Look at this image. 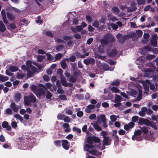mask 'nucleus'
Instances as JSON below:
<instances>
[{
  "mask_svg": "<svg viewBox=\"0 0 158 158\" xmlns=\"http://www.w3.org/2000/svg\"><path fill=\"white\" fill-rule=\"evenodd\" d=\"M83 62L86 65H88L89 64H94L95 62V61L93 58H90L85 59L83 60Z\"/></svg>",
  "mask_w": 158,
  "mask_h": 158,
  "instance_id": "obj_5",
  "label": "nucleus"
},
{
  "mask_svg": "<svg viewBox=\"0 0 158 158\" xmlns=\"http://www.w3.org/2000/svg\"><path fill=\"white\" fill-rule=\"evenodd\" d=\"M65 117V115L63 114H59L57 115L58 119L60 120L64 119V118Z\"/></svg>",
  "mask_w": 158,
  "mask_h": 158,
  "instance_id": "obj_55",
  "label": "nucleus"
},
{
  "mask_svg": "<svg viewBox=\"0 0 158 158\" xmlns=\"http://www.w3.org/2000/svg\"><path fill=\"white\" fill-rule=\"evenodd\" d=\"M116 98L115 99V102H119L121 101L122 98L119 95H116Z\"/></svg>",
  "mask_w": 158,
  "mask_h": 158,
  "instance_id": "obj_37",
  "label": "nucleus"
},
{
  "mask_svg": "<svg viewBox=\"0 0 158 158\" xmlns=\"http://www.w3.org/2000/svg\"><path fill=\"white\" fill-rule=\"evenodd\" d=\"M45 34L47 36H49L51 38H53V34L51 31H46Z\"/></svg>",
  "mask_w": 158,
  "mask_h": 158,
  "instance_id": "obj_43",
  "label": "nucleus"
},
{
  "mask_svg": "<svg viewBox=\"0 0 158 158\" xmlns=\"http://www.w3.org/2000/svg\"><path fill=\"white\" fill-rule=\"evenodd\" d=\"M141 133L142 132L141 130H138L137 131H135V134L136 136H139L141 135Z\"/></svg>",
  "mask_w": 158,
  "mask_h": 158,
  "instance_id": "obj_62",
  "label": "nucleus"
},
{
  "mask_svg": "<svg viewBox=\"0 0 158 158\" xmlns=\"http://www.w3.org/2000/svg\"><path fill=\"white\" fill-rule=\"evenodd\" d=\"M52 94L49 91H48L47 92V94L46 96V98L48 99H50L52 97Z\"/></svg>",
  "mask_w": 158,
  "mask_h": 158,
  "instance_id": "obj_49",
  "label": "nucleus"
},
{
  "mask_svg": "<svg viewBox=\"0 0 158 158\" xmlns=\"http://www.w3.org/2000/svg\"><path fill=\"white\" fill-rule=\"evenodd\" d=\"M120 81L118 79L114 80L112 81L111 83L113 86H118L119 85Z\"/></svg>",
  "mask_w": 158,
  "mask_h": 158,
  "instance_id": "obj_23",
  "label": "nucleus"
},
{
  "mask_svg": "<svg viewBox=\"0 0 158 158\" xmlns=\"http://www.w3.org/2000/svg\"><path fill=\"white\" fill-rule=\"evenodd\" d=\"M59 97L60 99L62 100H66L67 99L65 96L64 95H60L59 96Z\"/></svg>",
  "mask_w": 158,
  "mask_h": 158,
  "instance_id": "obj_56",
  "label": "nucleus"
},
{
  "mask_svg": "<svg viewBox=\"0 0 158 158\" xmlns=\"http://www.w3.org/2000/svg\"><path fill=\"white\" fill-rule=\"evenodd\" d=\"M44 56L42 55H38L37 59V60L39 62H41L44 59Z\"/></svg>",
  "mask_w": 158,
  "mask_h": 158,
  "instance_id": "obj_48",
  "label": "nucleus"
},
{
  "mask_svg": "<svg viewBox=\"0 0 158 158\" xmlns=\"http://www.w3.org/2000/svg\"><path fill=\"white\" fill-rule=\"evenodd\" d=\"M106 53L107 55L109 57L114 56L117 54L118 52L116 49H114L111 50H107Z\"/></svg>",
  "mask_w": 158,
  "mask_h": 158,
  "instance_id": "obj_3",
  "label": "nucleus"
},
{
  "mask_svg": "<svg viewBox=\"0 0 158 158\" xmlns=\"http://www.w3.org/2000/svg\"><path fill=\"white\" fill-rule=\"evenodd\" d=\"M9 79V77L7 76H4L2 74H0V81L1 82H4Z\"/></svg>",
  "mask_w": 158,
  "mask_h": 158,
  "instance_id": "obj_24",
  "label": "nucleus"
},
{
  "mask_svg": "<svg viewBox=\"0 0 158 158\" xmlns=\"http://www.w3.org/2000/svg\"><path fill=\"white\" fill-rule=\"evenodd\" d=\"M64 120L65 123H70L71 122V119L67 116L65 115Z\"/></svg>",
  "mask_w": 158,
  "mask_h": 158,
  "instance_id": "obj_54",
  "label": "nucleus"
},
{
  "mask_svg": "<svg viewBox=\"0 0 158 158\" xmlns=\"http://www.w3.org/2000/svg\"><path fill=\"white\" fill-rule=\"evenodd\" d=\"M102 66L104 70L105 71L109 70V65L106 63L103 64L102 65Z\"/></svg>",
  "mask_w": 158,
  "mask_h": 158,
  "instance_id": "obj_33",
  "label": "nucleus"
},
{
  "mask_svg": "<svg viewBox=\"0 0 158 158\" xmlns=\"http://www.w3.org/2000/svg\"><path fill=\"white\" fill-rule=\"evenodd\" d=\"M5 112L6 114L8 115H11L12 114L13 111L10 108H8L5 110Z\"/></svg>",
  "mask_w": 158,
  "mask_h": 158,
  "instance_id": "obj_36",
  "label": "nucleus"
},
{
  "mask_svg": "<svg viewBox=\"0 0 158 158\" xmlns=\"http://www.w3.org/2000/svg\"><path fill=\"white\" fill-rule=\"evenodd\" d=\"M39 86L42 87L44 89L41 87H38L37 86L33 85L31 86L30 89L36 96L38 95L39 96L43 95L44 97L45 96V92L44 89L46 90H47V88L44 85L41 84H39Z\"/></svg>",
  "mask_w": 158,
  "mask_h": 158,
  "instance_id": "obj_1",
  "label": "nucleus"
},
{
  "mask_svg": "<svg viewBox=\"0 0 158 158\" xmlns=\"http://www.w3.org/2000/svg\"><path fill=\"white\" fill-rule=\"evenodd\" d=\"M25 76V74L24 73H17L16 77L18 79H22Z\"/></svg>",
  "mask_w": 158,
  "mask_h": 158,
  "instance_id": "obj_34",
  "label": "nucleus"
},
{
  "mask_svg": "<svg viewBox=\"0 0 158 158\" xmlns=\"http://www.w3.org/2000/svg\"><path fill=\"white\" fill-rule=\"evenodd\" d=\"M73 130L74 131H76L77 132L80 133L81 132L80 129L76 127H73Z\"/></svg>",
  "mask_w": 158,
  "mask_h": 158,
  "instance_id": "obj_50",
  "label": "nucleus"
},
{
  "mask_svg": "<svg viewBox=\"0 0 158 158\" xmlns=\"http://www.w3.org/2000/svg\"><path fill=\"white\" fill-rule=\"evenodd\" d=\"M100 42L102 45H107L109 43L108 41L104 38L101 40Z\"/></svg>",
  "mask_w": 158,
  "mask_h": 158,
  "instance_id": "obj_38",
  "label": "nucleus"
},
{
  "mask_svg": "<svg viewBox=\"0 0 158 158\" xmlns=\"http://www.w3.org/2000/svg\"><path fill=\"white\" fill-rule=\"evenodd\" d=\"M140 128L141 131H142L144 134H147L148 132L149 131L147 127L143 126Z\"/></svg>",
  "mask_w": 158,
  "mask_h": 158,
  "instance_id": "obj_25",
  "label": "nucleus"
},
{
  "mask_svg": "<svg viewBox=\"0 0 158 158\" xmlns=\"http://www.w3.org/2000/svg\"><path fill=\"white\" fill-rule=\"evenodd\" d=\"M61 141L60 140H56L54 141L55 144L57 147L61 146Z\"/></svg>",
  "mask_w": 158,
  "mask_h": 158,
  "instance_id": "obj_61",
  "label": "nucleus"
},
{
  "mask_svg": "<svg viewBox=\"0 0 158 158\" xmlns=\"http://www.w3.org/2000/svg\"><path fill=\"white\" fill-rule=\"evenodd\" d=\"M6 30V27L2 21H0V31L3 32Z\"/></svg>",
  "mask_w": 158,
  "mask_h": 158,
  "instance_id": "obj_20",
  "label": "nucleus"
},
{
  "mask_svg": "<svg viewBox=\"0 0 158 158\" xmlns=\"http://www.w3.org/2000/svg\"><path fill=\"white\" fill-rule=\"evenodd\" d=\"M85 148H86V150L88 151V150L91 149V148H94V145H89V144H86L85 145Z\"/></svg>",
  "mask_w": 158,
  "mask_h": 158,
  "instance_id": "obj_47",
  "label": "nucleus"
},
{
  "mask_svg": "<svg viewBox=\"0 0 158 158\" xmlns=\"http://www.w3.org/2000/svg\"><path fill=\"white\" fill-rule=\"evenodd\" d=\"M15 101L16 102H18L20 101L21 98V95L19 93H17L15 94Z\"/></svg>",
  "mask_w": 158,
  "mask_h": 158,
  "instance_id": "obj_17",
  "label": "nucleus"
},
{
  "mask_svg": "<svg viewBox=\"0 0 158 158\" xmlns=\"http://www.w3.org/2000/svg\"><path fill=\"white\" fill-rule=\"evenodd\" d=\"M111 90L113 92L118 93L119 92V90L116 87H113L111 88Z\"/></svg>",
  "mask_w": 158,
  "mask_h": 158,
  "instance_id": "obj_45",
  "label": "nucleus"
},
{
  "mask_svg": "<svg viewBox=\"0 0 158 158\" xmlns=\"http://www.w3.org/2000/svg\"><path fill=\"white\" fill-rule=\"evenodd\" d=\"M43 78L44 80L46 81H48L50 80L49 76L46 75H44L43 76Z\"/></svg>",
  "mask_w": 158,
  "mask_h": 158,
  "instance_id": "obj_63",
  "label": "nucleus"
},
{
  "mask_svg": "<svg viewBox=\"0 0 158 158\" xmlns=\"http://www.w3.org/2000/svg\"><path fill=\"white\" fill-rule=\"evenodd\" d=\"M26 64L28 67H29V68L31 67V66H32L31 61L29 60H27L26 62Z\"/></svg>",
  "mask_w": 158,
  "mask_h": 158,
  "instance_id": "obj_59",
  "label": "nucleus"
},
{
  "mask_svg": "<svg viewBox=\"0 0 158 158\" xmlns=\"http://www.w3.org/2000/svg\"><path fill=\"white\" fill-rule=\"evenodd\" d=\"M98 121L100 119L103 122H105L106 121V118L105 117V115L104 114H102L98 118Z\"/></svg>",
  "mask_w": 158,
  "mask_h": 158,
  "instance_id": "obj_30",
  "label": "nucleus"
},
{
  "mask_svg": "<svg viewBox=\"0 0 158 158\" xmlns=\"http://www.w3.org/2000/svg\"><path fill=\"white\" fill-rule=\"evenodd\" d=\"M92 25L94 27L98 28L99 27V22L97 21H94L92 24Z\"/></svg>",
  "mask_w": 158,
  "mask_h": 158,
  "instance_id": "obj_42",
  "label": "nucleus"
},
{
  "mask_svg": "<svg viewBox=\"0 0 158 158\" xmlns=\"http://www.w3.org/2000/svg\"><path fill=\"white\" fill-rule=\"evenodd\" d=\"M27 76L28 77H31L34 76V73L31 71L29 69L28 71H27Z\"/></svg>",
  "mask_w": 158,
  "mask_h": 158,
  "instance_id": "obj_31",
  "label": "nucleus"
},
{
  "mask_svg": "<svg viewBox=\"0 0 158 158\" xmlns=\"http://www.w3.org/2000/svg\"><path fill=\"white\" fill-rule=\"evenodd\" d=\"M89 153L94 155L98 156L101 155L102 154L101 152H99L97 150H91L89 151Z\"/></svg>",
  "mask_w": 158,
  "mask_h": 158,
  "instance_id": "obj_15",
  "label": "nucleus"
},
{
  "mask_svg": "<svg viewBox=\"0 0 158 158\" xmlns=\"http://www.w3.org/2000/svg\"><path fill=\"white\" fill-rule=\"evenodd\" d=\"M63 148L66 150H68L69 148V142L67 140H63L61 141Z\"/></svg>",
  "mask_w": 158,
  "mask_h": 158,
  "instance_id": "obj_6",
  "label": "nucleus"
},
{
  "mask_svg": "<svg viewBox=\"0 0 158 158\" xmlns=\"http://www.w3.org/2000/svg\"><path fill=\"white\" fill-rule=\"evenodd\" d=\"M77 78L74 76H72L69 79V81L73 83L75 82L77 79Z\"/></svg>",
  "mask_w": 158,
  "mask_h": 158,
  "instance_id": "obj_35",
  "label": "nucleus"
},
{
  "mask_svg": "<svg viewBox=\"0 0 158 158\" xmlns=\"http://www.w3.org/2000/svg\"><path fill=\"white\" fill-rule=\"evenodd\" d=\"M129 36L128 35H124L118 40V42L120 43L123 44L124 43L127 39L129 38Z\"/></svg>",
  "mask_w": 158,
  "mask_h": 158,
  "instance_id": "obj_12",
  "label": "nucleus"
},
{
  "mask_svg": "<svg viewBox=\"0 0 158 158\" xmlns=\"http://www.w3.org/2000/svg\"><path fill=\"white\" fill-rule=\"evenodd\" d=\"M2 126L4 128H6L7 131H10L11 129V126L9 125L8 123L6 121H4L2 123Z\"/></svg>",
  "mask_w": 158,
  "mask_h": 158,
  "instance_id": "obj_10",
  "label": "nucleus"
},
{
  "mask_svg": "<svg viewBox=\"0 0 158 158\" xmlns=\"http://www.w3.org/2000/svg\"><path fill=\"white\" fill-rule=\"evenodd\" d=\"M60 82L61 84L64 86H65L67 85V81L65 77L62 76L60 77Z\"/></svg>",
  "mask_w": 158,
  "mask_h": 158,
  "instance_id": "obj_21",
  "label": "nucleus"
},
{
  "mask_svg": "<svg viewBox=\"0 0 158 158\" xmlns=\"http://www.w3.org/2000/svg\"><path fill=\"white\" fill-rule=\"evenodd\" d=\"M71 30L74 33L77 32H79L82 30L81 26H77L75 28L72 27L71 28Z\"/></svg>",
  "mask_w": 158,
  "mask_h": 158,
  "instance_id": "obj_13",
  "label": "nucleus"
},
{
  "mask_svg": "<svg viewBox=\"0 0 158 158\" xmlns=\"http://www.w3.org/2000/svg\"><path fill=\"white\" fill-rule=\"evenodd\" d=\"M14 117L18 119L21 122H22L23 121V118L22 116H21L20 114H15L14 115Z\"/></svg>",
  "mask_w": 158,
  "mask_h": 158,
  "instance_id": "obj_32",
  "label": "nucleus"
},
{
  "mask_svg": "<svg viewBox=\"0 0 158 158\" xmlns=\"http://www.w3.org/2000/svg\"><path fill=\"white\" fill-rule=\"evenodd\" d=\"M147 126H151L155 130H157V127L156 125V123L153 122H151L149 121V122H148V124Z\"/></svg>",
  "mask_w": 158,
  "mask_h": 158,
  "instance_id": "obj_16",
  "label": "nucleus"
},
{
  "mask_svg": "<svg viewBox=\"0 0 158 158\" xmlns=\"http://www.w3.org/2000/svg\"><path fill=\"white\" fill-rule=\"evenodd\" d=\"M138 119H139L138 116H136V115H135V116H133L132 117V122L134 123V122H136L137 121H138Z\"/></svg>",
  "mask_w": 158,
  "mask_h": 158,
  "instance_id": "obj_57",
  "label": "nucleus"
},
{
  "mask_svg": "<svg viewBox=\"0 0 158 158\" xmlns=\"http://www.w3.org/2000/svg\"><path fill=\"white\" fill-rule=\"evenodd\" d=\"M103 38L107 40L109 43H113L114 42L115 39L110 34H106L103 36Z\"/></svg>",
  "mask_w": 158,
  "mask_h": 158,
  "instance_id": "obj_4",
  "label": "nucleus"
},
{
  "mask_svg": "<svg viewBox=\"0 0 158 158\" xmlns=\"http://www.w3.org/2000/svg\"><path fill=\"white\" fill-rule=\"evenodd\" d=\"M64 48V45H61L57 46L56 48V49L57 51L59 52L60 50H62Z\"/></svg>",
  "mask_w": 158,
  "mask_h": 158,
  "instance_id": "obj_44",
  "label": "nucleus"
},
{
  "mask_svg": "<svg viewBox=\"0 0 158 158\" xmlns=\"http://www.w3.org/2000/svg\"><path fill=\"white\" fill-rule=\"evenodd\" d=\"M148 122H149V120L146 119L140 118L139 119V124L140 125L144 124L147 126Z\"/></svg>",
  "mask_w": 158,
  "mask_h": 158,
  "instance_id": "obj_7",
  "label": "nucleus"
},
{
  "mask_svg": "<svg viewBox=\"0 0 158 158\" xmlns=\"http://www.w3.org/2000/svg\"><path fill=\"white\" fill-rule=\"evenodd\" d=\"M139 94L137 97V99L138 101H140L142 99V93L141 90H139Z\"/></svg>",
  "mask_w": 158,
  "mask_h": 158,
  "instance_id": "obj_41",
  "label": "nucleus"
},
{
  "mask_svg": "<svg viewBox=\"0 0 158 158\" xmlns=\"http://www.w3.org/2000/svg\"><path fill=\"white\" fill-rule=\"evenodd\" d=\"M111 139H109V137L104 138L102 140V144L103 146H108L110 144Z\"/></svg>",
  "mask_w": 158,
  "mask_h": 158,
  "instance_id": "obj_9",
  "label": "nucleus"
},
{
  "mask_svg": "<svg viewBox=\"0 0 158 158\" xmlns=\"http://www.w3.org/2000/svg\"><path fill=\"white\" fill-rule=\"evenodd\" d=\"M110 119L111 121L113 122H115L117 120L116 116L114 115H111L110 116Z\"/></svg>",
  "mask_w": 158,
  "mask_h": 158,
  "instance_id": "obj_60",
  "label": "nucleus"
},
{
  "mask_svg": "<svg viewBox=\"0 0 158 158\" xmlns=\"http://www.w3.org/2000/svg\"><path fill=\"white\" fill-rule=\"evenodd\" d=\"M28 100L30 102L35 103L36 102V99L34 95L31 94L29 96Z\"/></svg>",
  "mask_w": 158,
  "mask_h": 158,
  "instance_id": "obj_14",
  "label": "nucleus"
},
{
  "mask_svg": "<svg viewBox=\"0 0 158 158\" xmlns=\"http://www.w3.org/2000/svg\"><path fill=\"white\" fill-rule=\"evenodd\" d=\"M30 68L32 70L31 71L33 72L34 73H35L37 71V69L35 66L32 65L31 66V67Z\"/></svg>",
  "mask_w": 158,
  "mask_h": 158,
  "instance_id": "obj_51",
  "label": "nucleus"
},
{
  "mask_svg": "<svg viewBox=\"0 0 158 158\" xmlns=\"http://www.w3.org/2000/svg\"><path fill=\"white\" fill-rule=\"evenodd\" d=\"M21 69L23 71H28L29 69V67H28L25 64H23L21 66Z\"/></svg>",
  "mask_w": 158,
  "mask_h": 158,
  "instance_id": "obj_53",
  "label": "nucleus"
},
{
  "mask_svg": "<svg viewBox=\"0 0 158 158\" xmlns=\"http://www.w3.org/2000/svg\"><path fill=\"white\" fill-rule=\"evenodd\" d=\"M61 67L64 69H65L66 67V64L65 62L62 61L61 62Z\"/></svg>",
  "mask_w": 158,
  "mask_h": 158,
  "instance_id": "obj_64",
  "label": "nucleus"
},
{
  "mask_svg": "<svg viewBox=\"0 0 158 158\" xmlns=\"http://www.w3.org/2000/svg\"><path fill=\"white\" fill-rule=\"evenodd\" d=\"M81 74V71L78 69L75 70L73 73V76L77 77V78H78V77L80 76Z\"/></svg>",
  "mask_w": 158,
  "mask_h": 158,
  "instance_id": "obj_26",
  "label": "nucleus"
},
{
  "mask_svg": "<svg viewBox=\"0 0 158 158\" xmlns=\"http://www.w3.org/2000/svg\"><path fill=\"white\" fill-rule=\"evenodd\" d=\"M63 39L65 41H68L73 39V37L70 36H63Z\"/></svg>",
  "mask_w": 158,
  "mask_h": 158,
  "instance_id": "obj_52",
  "label": "nucleus"
},
{
  "mask_svg": "<svg viewBox=\"0 0 158 158\" xmlns=\"http://www.w3.org/2000/svg\"><path fill=\"white\" fill-rule=\"evenodd\" d=\"M63 127L64 128H67L64 130L65 132H68L70 131V130L69 128V126L68 123H64L63 125Z\"/></svg>",
  "mask_w": 158,
  "mask_h": 158,
  "instance_id": "obj_28",
  "label": "nucleus"
},
{
  "mask_svg": "<svg viewBox=\"0 0 158 158\" xmlns=\"http://www.w3.org/2000/svg\"><path fill=\"white\" fill-rule=\"evenodd\" d=\"M146 74L147 75V76L148 77H153V79H156V78H157L158 77L157 76H154V74H153V73H152L151 74H150V73H147V74H145V75H144V76L145 77L147 76L146 75Z\"/></svg>",
  "mask_w": 158,
  "mask_h": 158,
  "instance_id": "obj_39",
  "label": "nucleus"
},
{
  "mask_svg": "<svg viewBox=\"0 0 158 158\" xmlns=\"http://www.w3.org/2000/svg\"><path fill=\"white\" fill-rule=\"evenodd\" d=\"M91 125H93L94 128L97 131H99L102 130V128L97 123H92Z\"/></svg>",
  "mask_w": 158,
  "mask_h": 158,
  "instance_id": "obj_22",
  "label": "nucleus"
},
{
  "mask_svg": "<svg viewBox=\"0 0 158 158\" xmlns=\"http://www.w3.org/2000/svg\"><path fill=\"white\" fill-rule=\"evenodd\" d=\"M20 142H21L22 145H23L25 149L30 148L32 147L33 144L31 141V139L28 138L27 139H26L23 137H19Z\"/></svg>",
  "mask_w": 158,
  "mask_h": 158,
  "instance_id": "obj_2",
  "label": "nucleus"
},
{
  "mask_svg": "<svg viewBox=\"0 0 158 158\" xmlns=\"http://www.w3.org/2000/svg\"><path fill=\"white\" fill-rule=\"evenodd\" d=\"M136 33L139 37L142 36L143 34V32L141 30H137L136 31Z\"/></svg>",
  "mask_w": 158,
  "mask_h": 158,
  "instance_id": "obj_58",
  "label": "nucleus"
},
{
  "mask_svg": "<svg viewBox=\"0 0 158 158\" xmlns=\"http://www.w3.org/2000/svg\"><path fill=\"white\" fill-rule=\"evenodd\" d=\"M112 10L115 14L118 13L120 11L119 9L117 6L113 7L112 8Z\"/></svg>",
  "mask_w": 158,
  "mask_h": 158,
  "instance_id": "obj_27",
  "label": "nucleus"
},
{
  "mask_svg": "<svg viewBox=\"0 0 158 158\" xmlns=\"http://www.w3.org/2000/svg\"><path fill=\"white\" fill-rule=\"evenodd\" d=\"M157 37L156 35H153L152 36V39L150 41L152 45H153L154 47H156L157 44Z\"/></svg>",
  "mask_w": 158,
  "mask_h": 158,
  "instance_id": "obj_8",
  "label": "nucleus"
},
{
  "mask_svg": "<svg viewBox=\"0 0 158 158\" xmlns=\"http://www.w3.org/2000/svg\"><path fill=\"white\" fill-rule=\"evenodd\" d=\"M62 55L61 53H58L55 56V59L56 60H58L60 59L62 57Z\"/></svg>",
  "mask_w": 158,
  "mask_h": 158,
  "instance_id": "obj_46",
  "label": "nucleus"
},
{
  "mask_svg": "<svg viewBox=\"0 0 158 158\" xmlns=\"http://www.w3.org/2000/svg\"><path fill=\"white\" fill-rule=\"evenodd\" d=\"M6 15L7 18L9 20L13 21L15 19V17L13 14H11L9 12H7L6 13Z\"/></svg>",
  "mask_w": 158,
  "mask_h": 158,
  "instance_id": "obj_18",
  "label": "nucleus"
},
{
  "mask_svg": "<svg viewBox=\"0 0 158 158\" xmlns=\"http://www.w3.org/2000/svg\"><path fill=\"white\" fill-rule=\"evenodd\" d=\"M93 136H89L87 138V141L88 144L92 145L93 144Z\"/></svg>",
  "mask_w": 158,
  "mask_h": 158,
  "instance_id": "obj_29",
  "label": "nucleus"
},
{
  "mask_svg": "<svg viewBox=\"0 0 158 158\" xmlns=\"http://www.w3.org/2000/svg\"><path fill=\"white\" fill-rule=\"evenodd\" d=\"M10 108L15 113L18 112L19 108L18 106H16L15 103L12 102L10 105Z\"/></svg>",
  "mask_w": 158,
  "mask_h": 158,
  "instance_id": "obj_11",
  "label": "nucleus"
},
{
  "mask_svg": "<svg viewBox=\"0 0 158 158\" xmlns=\"http://www.w3.org/2000/svg\"><path fill=\"white\" fill-rule=\"evenodd\" d=\"M93 141L95 143H99L100 142V139L98 137L96 136H93Z\"/></svg>",
  "mask_w": 158,
  "mask_h": 158,
  "instance_id": "obj_40",
  "label": "nucleus"
},
{
  "mask_svg": "<svg viewBox=\"0 0 158 158\" xmlns=\"http://www.w3.org/2000/svg\"><path fill=\"white\" fill-rule=\"evenodd\" d=\"M9 69L10 71L15 72L18 71L19 70V68L16 66L11 65L9 67Z\"/></svg>",
  "mask_w": 158,
  "mask_h": 158,
  "instance_id": "obj_19",
  "label": "nucleus"
}]
</instances>
